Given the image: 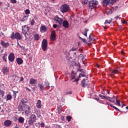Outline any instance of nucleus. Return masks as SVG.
<instances>
[{"mask_svg": "<svg viewBox=\"0 0 128 128\" xmlns=\"http://www.w3.org/2000/svg\"><path fill=\"white\" fill-rule=\"evenodd\" d=\"M16 62L18 64H22L24 62V61L22 60V58H18L16 59Z\"/></svg>", "mask_w": 128, "mask_h": 128, "instance_id": "19", "label": "nucleus"}, {"mask_svg": "<svg viewBox=\"0 0 128 128\" xmlns=\"http://www.w3.org/2000/svg\"><path fill=\"white\" fill-rule=\"evenodd\" d=\"M2 72L4 74H6L8 72V68H4L2 70Z\"/></svg>", "mask_w": 128, "mask_h": 128, "instance_id": "20", "label": "nucleus"}, {"mask_svg": "<svg viewBox=\"0 0 128 128\" xmlns=\"http://www.w3.org/2000/svg\"><path fill=\"white\" fill-rule=\"evenodd\" d=\"M57 27L58 25H56V24H54L53 25V28H56Z\"/></svg>", "mask_w": 128, "mask_h": 128, "instance_id": "49", "label": "nucleus"}, {"mask_svg": "<svg viewBox=\"0 0 128 128\" xmlns=\"http://www.w3.org/2000/svg\"><path fill=\"white\" fill-rule=\"evenodd\" d=\"M66 120H68V122H70V120H72V117L70 116H68L66 117Z\"/></svg>", "mask_w": 128, "mask_h": 128, "instance_id": "41", "label": "nucleus"}, {"mask_svg": "<svg viewBox=\"0 0 128 128\" xmlns=\"http://www.w3.org/2000/svg\"><path fill=\"white\" fill-rule=\"evenodd\" d=\"M22 80H24V78L20 77V82H22Z\"/></svg>", "mask_w": 128, "mask_h": 128, "instance_id": "52", "label": "nucleus"}, {"mask_svg": "<svg viewBox=\"0 0 128 128\" xmlns=\"http://www.w3.org/2000/svg\"><path fill=\"white\" fill-rule=\"evenodd\" d=\"M8 60L10 62H14V54L10 53L8 56Z\"/></svg>", "mask_w": 128, "mask_h": 128, "instance_id": "11", "label": "nucleus"}, {"mask_svg": "<svg viewBox=\"0 0 128 128\" xmlns=\"http://www.w3.org/2000/svg\"><path fill=\"white\" fill-rule=\"evenodd\" d=\"M40 126L42 127V128H44V123H41V124H40Z\"/></svg>", "mask_w": 128, "mask_h": 128, "instance_id": "48", "label": "nucleus"}, {"mask_svg": "<svg viewBox=\"0 0 128 128\" xmlns=\"http://www.w3.org/2000/svg\"><path fill=\"white\" fill-rule=\"evenodd\" d=\"M79 38L82 40V42H86V39L82 38L81 37H79Z\"/></svg>", "mask_w": 128, "mask_h": 128, "instance_id": "43", "label": "nucleus"}, {"mask_svg": "<svg viewBox=\"0 0 128 128\" xmlns=\"http://www.w3.org/2000/svg\"><path fill=\"white\" fill-rule=\"evenodd\" d=\"M82 76L83 78L86 76V73L84 72H83L80 74L78 76V78H80V77Z\"/></svg>", "mask_w": 128, "mask_h": 128, "instance_id": "29", "label": "nucleus"}, {"mask_svg": "<svg viewBox=\"0 0 128 128\" xmlns=\"http://www.w3.org/2000/svg\"><path fill=\"white\" fill-rule=\"evenodd\" d=\"M118 2V0H110V2L112 4H114L115 2Z\"/></svg>", "mask_w": 128, "mask_h": 128, "instance_id": "34", "label": "nucleus"}, {"mask_svg": "<svg viewBox=\"0 0 128 128\" xmlns=\"http://www.w3.org/2000/svg\"><path fill=\"white\" fill-rule=\"evenodd\" d=\"M36 115L32 114L30 115V120H28V124L29 126H32L33 124L36 122Z\"/></svg>", "mask_w": 128, "mask_h": 128, "instance_id": "5", "label": "nucleus"}, {"mask_svg": "<svg viewBox=\"0 0 128 128\" xmlns=\"http://www.w3.org/2000/svg\"><path fill=\"white\" fill-rule=\"evenodd\" d=\"M115 18H120V16H116L115 17Z\"/></svg>", "mask_w": 128, "mask_h": 128, "instance_id": "57", "label": "nucleus"}, {"mask_svg": "<svg viewBox=\"0 0 128 128\" xmlns=\"http://www.w3.org/2000/svg\"><path fill=\"white\" fill-rule=\"evenodd\" d=\"M98 4V2L96 0H92L89 2V8L90 10H94L96 8V6Z\"/></svg>", "mask_w": 128, "mask_h": 128, "instance_id": "2", "label": "nucleus"}, {"mask_svg": "<svg viewBox=\"0 0 128 128\" xmlns=\"http://www.w3.org/2000/svg\"><path fill=\"white\" fill-rule=\"evenodd\" d=\"M22 110H24L25 114L26 116H28L32 112V110H30V107L28 106H26L24 107H23Z\"/></svg>", "mask_w": 128, "mask_h": 128, "instance_id": "6", "label": "nucleus"}, {"mask_svg": "<svg viewBox=\"0 0 128 128\" xmlns=\"http://www.w3.org/2000/svg\"><path fill=\"white\" fill-rule=\"evenodd\" d=\"M86 79H83L82 81V86L83 88H88V83L86 82Z\"/></svg>", "mask_w": 128, "mask_h": 128, "instance_id": "13", "label": "nucleus"}, {"mask_svg": "<svg viewBox=\"0 0 128 128\" xmlns=\"http://www.w3.org/2000/svg\"><path fill=\"white\" fill-rule=\"evenodd\" d=\"M112 22V20H106L105 22H104V24H110Z\"/></svg>", "mask_w": 128, "mask_h": 128, "instance_id": "40", "label": "nucleus"}, {"mask_svg": "<svg viewBox=\"0 0 128 128\" xmlns=\"http://www.w3.org/2000/svg\"><path fill=\"white\" fill-rule=\"evenodd\" d=\"M44 85L46 86V88L48 90L50 88V82L47 80H46L44 82Z\"/></svg>", "mask_w": 128, "mask_h": 128, "instance_id": "18", "label": "nucleus"}, {"mask_svg": "<svg viewBox=\"0 0 128 128\" xmlns=\"http://www.w3.org/2000/svg\"><path fill=\"white\" fill-rule=\"evenodd\" d=\"M42 48L44 52H46L48 48V40L46 39H44L42 43Z\"/></svg>", "mask_w": 128, "mask_h": 128, "instance_id": "7", "label": "nucleus"}, {"mask_svg": "<svg viewBox=\"0 0 128 128\" xmlns=\"http://www.w3.org/2000/svg\"><path fill=\"white\" fill-rule=\"evenodd\" d=\"M114 108L116 110H118V112H120V110L116 107L115 106H113Z\"/></svg>", "mask_w": 128, "mask_h": 128, "instance_id": "44", "label": "nucleus"}, {"mask_svg": "<svg viewBox=\"0 0 128 128\" xmlns=\"http://www.w3.org/2000/svg\"><path fill=\"white\" fill-rule=\"evenodd\" d=\"M54 20L56 22H57L59 24H62V22H64V20L62 18L58 17V16H56L54 17Z\"/></svg>", "mask_w": 128, "mask_h": 128, "instance_id": "9", "label": "nucleus"}, {"mask_svg": "<svg viewBox=\"0 0 128 128\" xmlns=\"http://www.w3.org/2000/svg\"><path fill=\"white\" fill-rule=\"evenodd\" d=\"M15 38H16V40H22V36L20 33L16 32L15 34Z\"/></svg>", "mask_w": 128, "mask_h": 128, "instance_id": "15", "label": "nucleus"}, {"mask_svg": "<svg viewBox=\"0 0 128 128\" xmlns=\"http://www.w3.org/2000/svg\"><path fill=\"white\" fill-rule=\"evenodd\" d=\"M7 99L8 100H12V96L10 94L7 95Z\"/></svg>", "mask_w": 128, "mask_h": 128, "instance_id": "38", "label": "nucleus"}, {"mask_svg": "<svg viewBox=\"0 0 128 128\" xmlns=\"http://www.w3.org/2000/svg\"><path fill=\"white\" fill-rule=\"evenodd\" d=\"M99 96L100 98H101L102 99H104V98H106V96H102V94H99Z\"/></svg>", "mask_w": 128, "mask_h": 128, "instance_id": "42", "label": "nucleus"}, {"mask_svg": "<svg viewBox=\"0 0 128 128\" xmlns=\"http://www.w3.org/2000/svg\"><path fill=\"white\" fill-rule=\"evenodd\" d=\"M1 44L2 46H4V48H8V42H4V41H1Z\"/></svg>", "mask_w": 128, "mask_h": 128, "instance_id": "22", "label": "nucleus"}, {"mask_svg": "<svg viewBox=\"0 0 128 128\" xmlns=\"http://www.w3.org/2000/svg\"><path fill=\"white\" fill-rule=\"evenodd\" d=\"M122 24H126V21L123 22L122 20Z\"/></svg>", "mask_w": 128, "mask_h": 128, "instance_id": "58", "label": "nucleus"}, {"mask_svg": "<svg viewBox=\"0 0 128 128\" xmlns=\"http://www.w3.org/2000/svg\"><path fill=\"white\" fill-rule=\"evenodd\" d=\"M52 2H54L56 0H51Z\"/></svg>", "mask_w": 128, "mask_h": 128, "instance_id": "64", "label": "nucleus"}, {"mask_svg": "<svg viewBox=\"0 0 128 128\" xmlns=\"http://www.w3.org/2000/svg\"><path fill=\"white\" fill-rule=\"evenodd\" d=\"M11 2H12V4H16V0H10Z\"/></svg>", "mask_w": 128, "mask_h": 128, "instance_id": "45", "label": "nucleus"}, {"mask_svg": "<svg viewBox=\"0 0 128 128\" xmlns=\"http://www.w3.org/2000/svg\"><path fill=\"white\" fill-rule=\"evenodd\" d=\"M116 106H120V100H118V98H116Z\"/></svg>", "mask_w": 128, "mask_h": 128, "instance_id": "28", "label": "nucleus"}, {"mask_svg": "<svg viewBox=\"0 0 128 128\" xmlns=\"http://www.w3.org/2000/svg\"><path fill=\"white\" fill-rule=\"evenodd\" d=\"M82 34L85 36H88V33L86 32H85L84 33L82 32Z\"/></svg>", "mask_w": 128, "mask_h": 128, "instance_id": "47", "label": "nucleus"}, {"mask_svg": "<svg viewBox=\"0 0 128 128\" xmlns=\"http://www.w3.org/2000/svg\"><path fill=\"white\" fill-rule=\"evenodd\" d=\"M26 90H28V92H30L31 91V90L30 89V88H26Z\"/></svg>", "mask_w": 128, "mask_h": 128, "instance_id": "50", "label": "nucleus"}, {"mask_svg": "<svg viewBox=\"0 0 128 128\" xmlns=\"http://www.w3.org/2000/svg\"><path fill=\"white\" fill-rule=\"evenodd\" d=\"M80 52H82V50H79Z\"/></svg>", "mask_w": 128, "mask_h": 128, "instance_id": "63", "label": "nucleus"}, {"mask_svg": "<svg viewBox=\"0 0 128 128\" xmlns=\"http://www.w3.org/2000/svg\"><path fill=\"white\" fill-rule=\"evenodd\" d=\"M36 108H42V101L40 100H38L36 102Z\"/></svg>", "mask_w": 128, "mask_h": 128, "instance_id": "16", "label": "nucleus"}, {"mask_svg": "<svg viewBox=\"0 0 128 128\" xmlns=\"http://www.w3.org/2000/svg\"><path fill=\"white\" fill-rule=\"evenodd\" d=\"M34 40H40V34H35L34 36Z\"/></svg>", "mask_w": 128, "mask_h": 128, "instance_id": "23", "label": "nucleus"}, {"mask_svg": "<svg viewBox=\"0 0 128 128\" xmlns=\"http://www.w3.org/2000/svg\"><path fill=\"white\" fill-rule=\"evenodd\" d=\"M2 2H0V6H2Z\"/></svg>", "mask_w": 128, "mask_h": 128, "instance_id": "60", "label": "nucleus"}, {"mask_svg": "<svg viewBox=\"0 0 128 128\" xmlns=\"http://www.w3.org/2000/svg\"><path fill=\"white\" fill-rule=\"evenodd\" d=\"M6 56H8L6 54H4L2 58L4 62H6Z\"/></svg>", "mask_w": 128, "mask_h": 128, "instance_id": "30", "label": "nucleus"}, {"mask_svg": "<svg viewBox=\"0 0 128 128\" xmlns=\"http://www.w3.org/2000/svg\"><path fill=\"white\" fill-rule=\"evenodd\" d=\"M30 124H28V123L26 122V123H25V124H24V126H25V128H30Z\"/></svg>", "mask_w": 128, "mask_h": 128, "instance_id": "37", "label": "nucleus"}, {"mask_svg": "<svg viewBox=\"0 0 128 128\" xmlns=\"http://www.w3.org/2000/svg\"><path fill=\"white\" fill-rule=\"evenodd\" d=\"M70 10V6L68 4H64L60 7V10L64 14V12H68Z\"/></svg>", "mask_w": 128, "mask_h": 128, "instance_id": "4", "label": "nucleus"}, {"mask_svg": "<svg viewBox=\"0 0 128 128\" xmlns=\"http://www.w3.org/2000/svg\"><path fill=\"white\" fill-rule=\"evenodd\" d=\"M30 28L28 26H23L22 27V32L24 35V36L26 38H28V30Z\"/></svg>", "mask_w": 128, "mask_h": 128, "instance_id": "3", "label": "nucleus"}, {"mask_svg": "<svg viewBox=\"0 0 128 128\" xmlns=\"http://www.w3.org/2000/svg\"><path fill=\"white\" fill-rule=\"evenodd\" d=\"M62 24L63 26L66 28H68V26H70L68 22L66 20L63 21Z\"/></svg>", "mask_w": 128, "mask_h": 128, "instance_id": "12", "label": "nucleus"}, {"mask_svg": "<svg viewBox=\"0 0 128 128\" xmlns=\"http://www.w3.org/2000/svg\"><path fill=\"white\" fill-rule=\"evenodd\" d=\"M120 72V68H118L117 70H114L112 72V74H116Z\"/></svg>", "mask_w": 128, "mask_h": 128, "instance_id": "25", "label": "nucleus"}, {"mask_svg": "<svg viewBox=\"0 0 128 128\" xmlns=\"http://www.w3.org/2000/svg\"><path fill=\"white\" fill-rule=\"evenodd\" d=\"M108 105L110 106H112V108H114V106H112V104H110Z\"/></svg>", "mask_w": 128, "mask_h": 128, "instance_id": "55", "label": "nucleus"}, {"mask_svg": "<svg viewBox=\"0 0 128 128\" xmlns=\"http://www.w3.org/2000/svg\"><path fill=\"white\" fill-rule=\"evenodd\" d=\"M106 100H109L110 102H112V100H111L112 98H110V97L106 96Z\"/></svg>", "mask_w": 128, "mask_h": 128, "instance_id": "46", "label": "nucleus"}, {"mask_svg": "<svg viewBox=\"0 0 128 128\" xmlns=\"http://www.w3.org/2000/svg\"><path fill=\"white\" fill-rule=\"evenodd\" d=\"M26 102H28V100L26 98H23L21 100L18 107V110L20 112H22V108H24L26 106H28Z\"/></svg>", "mask_w": 128, "mask_h": 128, "instance_id": "1", "label": "nucleus"}, {"mask_svg": "<svg viewBox=\"0 0 128 128\" xmlns=\"http://www.w3.org/2000/svg\"><path fill=\"white\" fill-rule=\"evenodd\" d=\"M18 120L20 124H24V118L22 117H20L18 119Z\"/></svg>", "mask_w": 128, "mask_h": 128, "instance_id": "24", "label": "nucleus"}, {"mask_svg": "<svg viewBox=\"0 0 128 128\" xmlns=\"http://www.w3.org/2000/svg\"><path fill=\"white\" fill-rule=\"evenodd\" d=\"M121 54H124V52L122 51Z\"/></svg>", "mask_w": 128, "mask_h": 128, "instance_id": "54", "label": "nucleus"}, {"mask_svg": "<svg viewBox=\"0 0 128 128\" xmlns=\"http://www.w3.org/2000/svg\"><path fill=\"white\" fill-rule=\"evenodd\" d=\"M34 19H32V20H30V24L31 26H34Z\"/></svg>", "mask_w": 128, "mask_h": 128, "instance_id": "39", "label": "nucleus"}, {"mask_svg": "<svg viewBox=\"0 0 128 128\" xmlns=\"http://www.w3.org/2000/svg\"><path fill=\"white\" fill-rule=\"evenodd\" d=\"M28 16H24V18H23L21 20L22 22H26V20H28Z\"/></svg>", "mask_w": 128, "mask_h": 128, "instance_id": "32", "label": "nucleus"}, {"mask_svg": "<svg viewBox=\"0 0 128 128\" xmlns=\"http://www.w3.org/2000/svg\"><path fill=\"white\" fill-rule=\"evenodd\" d=\"M84 2V4H88V2H87L86 0H85V1Z\"/></svg>", "mask_w": 128, "mask_h": 128, "instance_id": "56", "label": "nucleus"}, {"mask_svg": "<svg viewBox=\"0 0 128 128\" xmlns=\"http://www.w3.org/2000/svg\"><path fill=\"white\" fill-rule=\"evenodd\" d=\"M15 37H16V34L14 35V32H12V34L10 35V38L12 40H14Z\"/></svg>", "mask_w": 128, "mask_h": 128, "instance_id": "33", "label": "nucleus"}, {"mask_svg": "<svg viewBox=\"0 0 128 128\" xmlns=\"http://www.w3.org/2000/svg\"><path fill=\"white\" fill-rule=\"evenodd\" d=\"M102 4L104 6H112V4L110 3V0H103Z\"/></svg>", "mask_w": 128, "mask_h": 128, "instance_id": "8", "label": "nucleus"}, {"mask_svg": "<svg viewBox=\"0 0 128 128\" xmlns=\"http://www.w3.org/2000/svg\"><path fill=\"white\" fill-rule=\"evenodd\" d=\"M72 52H74L76 50V49H72Z\"/></svg>", "mask_w": 128, "mask_h": 128, "instance_id": "61", "label": "nucleus"}, {"mask_svg": "<svg viewBox=\"0 0 128 128\" xmlns=\"http://www.w3.org/2000/svg\"><path fill=\"white\" fill-rule=\"evenodd\" d=\"M14 92V98H16V94H18V92L13 91Z\"/></svg>", "mask_w": 128, "mask_h": 128, "instance_id": "35", "label": "nucleus"}, {"mask_svg": "<svg viewBox=\"0 0 128 128\" xmlns=\"http://www.w3.org/2000/svg\"><path fill=\"white\" fill-rule=\"evenodd\" d=\"M37 80L36 79H34V78H32L30 80V84L32 86H36V84Z\"/></svg>", "mask_w": 128, "mask_h": 128, "instance_id": "10", "label": "nucleus"}, {"mask_svg": "<svg viewBox=\"0 0 128 128\" xmlns=\"http://www.w3.org/2000/svg\"><path fill=\"white\" fill-rule=\"evenodd\" d=\"M0 96H1L2 98H4V92L0 89Z\"/></svg>", "mask_w": 128, "mask_h": 128, "instance_id": "27", "label": "nucleus"}, {"mask_svg": "<svg viewBox=\"0 0 128 128\" xmlns=\"http://www.w3.org/2000/svg\"><path fill=\"white\" fill-rule=\"evenodd\" d=\"M50 38L52 40H56V32H52L51 34Z\"/></svg>", "mask_w": 128, "mask_h": 128, "instance_id": "14", "label": "nucleus"}, {"mask_svg": "<svg viewBox=\"0 0 128 128\" xmlns=\"http://www.w3.org/2000/svg\"><path fill=\"white\" fill-rule=\"evenodd\" d=\"M38 86H39L40 90H44V88H45L44 85H42V84H38Z\"/></svg>", "mask_w": 128, "mask_h": 128, "instance_id": "26", "label": "nucleus"}, {"mask_svg": "<svg viewBox=\"0 0 128 128\" xmlns=\"http://www.w3.org/2000/svg\"><path fill=\"white\" fill-rule=\"evenodd\" d=\"M89 40H90V42L92 41V38H90V36H89Z\"/></svg>", "mask_w": 128, "mask_h": 128, "instance_id": "51", "label": "nucleus"}, {"mask_svg": "<svg viewBox=\"0 0 128 128\" xmlns=\"http://www.w3.org/2000/svg\"><path fill=\"white\" fill-rule=\"evenodd\" d=\"M124 106H126V104H123L122 106V108H124Z\"/></svg>", "mask_w": 128, "mask_h": 128, "instance_id": "59", "label": "nucleus"}, {"mask_svg": "<svg viewBox=\"0 0 128 128\" xmlns=\"http://www.w3.org/2000/svg\"><path fill=\"white\" fill-rule=\"evenodd\" d=\"M30 10H28V9H27L25 10L26 14H30Z\"/></svg>", "mask_w": 128, "mask_h": 128, "instance_id": "36", "label": "nucleus"}, {"mask_svg": "<svg viewBox=\"0 0 128 128\" xmlns=\"http://www.w3.org/2000/svg\"><path fill=\"white\" fill-rule=\"evenodd\" d=\"M111 100L112 101H110V102H114V104L116 102L114 101V100Z\"/></svg>", "mask_w": 128, "mask_h": 128, "instance_id": "53", "label": "nucleus"}, {"mask_svg": "<svg viewBox=\"0 0 128 128\" xmlns=\"http://www.w3.org/2000/svg\"><path fill=\"white\" fill-rule=\"evenodd\" d=\"M72 94V92L69 90L65 92V95Z\"/></svg>", "mask_w": 128, "mask_h": 128, "instance_id": "31", "label": "nucleus"}, {"mask_svg": "<svg viewBox=\"0 0 128 128\" xmlns=\"http://www.w3.org/2000/svg\"><path fill=\"white\" fill-rule=\"evenodd\" d=\"M126 110H128V106H126Z\"/></svg>", "mask_w": 128, "mask_h": 128, "instance_id": "62", "label": "nucleus"}, {"mask_svg": "<svg viewBox=\"0 0 128 128\" xmlns=\"http://www.w3.org/2000/svg\"><path fill=\"white\" fill-rule=\"evenodd\" d=\"M48 28L44 26H40V32H46Z\"/></svg>", "mask_w": 128, "mask_h": 128, "instance_id": "21", "label": "nucleus"}, {"mask_svg": "<svg viewBox=\"0 0 128 128\" xmlns=\"http://www.w3.org/2000/svg\"><path fill=\"white\" fill-rule=\"evenodd\" d=\"M4 124L6 126H10L12 124V122L10 120H6L4 122Z\"/></svg>", "mask_w": 128, "mask_h": 128, "instance_id": "17", "label": "nucleus"}]
</instances>
